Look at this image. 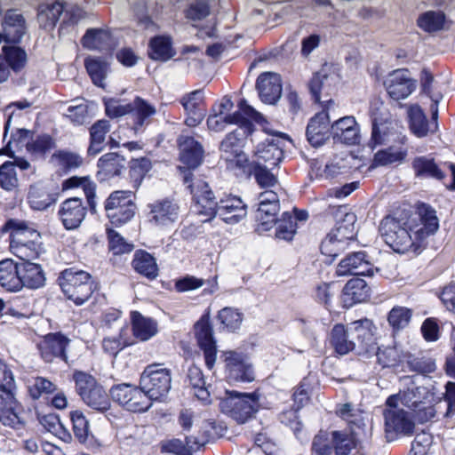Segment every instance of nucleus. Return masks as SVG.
I'll return each mask as SVG.
<instances>
[{
    "instance_id": "nucleus-1",
    "label": "nucleus",
    "mask_w": 455,
    "mask_h": 455,
    "mask_svg": "<svg viewBox=\"0 0 455 455\" xmlns=\"http://www.w3.org/2000/svg\"><path fill=\"white\" fill-rule=\"evenodd\" d=\"M439 228L436 212L430 206L422 204L411 214L401 219L387 216L379 226L385 243L395 252H418L425 246L427 238Z\"/></svg>"
},
{
    "instance_id": "nucleus-2",
    "label": "nucleus",
    "mask_w": 455,
    "mask_h": 455,
    "mask_svg": "<svg viewBox=\"0 0 455 455\" xmlns=\"http://www.w3.org/2000/svg\"><path fill=\"white\" fill-rule=\"evenodd\" d=\"M435 395L428 388L417 386H411L389 396V403H396L409 410L414 419L419 423L435 417Z\"/></svg>"
},
{
    "instance_id": "nucleus-3",
    "label": "nucleus",
    "mask_w": 455,
    "mask_h": 455,
    "mask_svg": "<svg viewBox=\"0 0 455 455\" xmlns=\"http://www.w3.org/2000/svg\"><path fill=\"white\" fill-rule=\"evenodd\" d=\"M16 383L12 371L0 360V421L7 427L22 424L20 403L15 396Z\"/></svg>"
},
{
    "instance_id": "nucleus-4",
    "label": "nucleus",
    "mask_w": 455,
    "mask_h": 455,
    "mask_svg": "<svg viewBox=\"0 0 455 455\" xmlns=\"http://www.w3.org/2000/svg\"><path fill=\"white\" fill-rule=\"evenodd\" d=\"M59 283L67 298L77 306L87 301L95 289V283L89 273L74 268L62 271Z\"/></svg>"
},
{
    "instance_id": "nucleus-5",
    "label": "nucleus",
    "mask_w": 455,
    "mask_h": 455,
    "mask_svg": "<svg viewBox=\"0 0 455 455\" xmlns=\"http://www.w3.org/2000/svg\"><path fill=\"white\" fill-rule=\"evenodd\" d=\"M355 214H345L343 220L337 222L323 240L320 247L322 254L333 260L344 251L355 236Z\"/></svg>"
},
{
    "instance_id": "nucleus-6",
    "label": "nucleus",
    "mask_w": 455,
    "mask_h": 455,
    "mask_svg": "<svg viewBox=\"0 0 455 455\" xmlns=\"http://www.w3.org/2000/svg\"><path fill=\"white\" fill-rule=\"evenodd\" d=\"M140 386L150 398L151 403L163 401L172 388L171 371L159 364L148 365L140 376Z\"/></svg>"
},
{
    "instance_id": "nucleus-7",
    "label": "nucleus",
    "mask_w": 455,
    "mask_h": 455,
    "mask_svg": "<svg viewBox=\"0 0 455 455\" xmlns=\"http://www.w3.org/2000/svg\"><path fill=\"white\" fill-rule=\"evenodd\" d=\"M112 400L125 411L145 412L152 403L141 387H138L128 383L115 385L110 389Z\"/></svg>"
},
{
    "instance_id": "nucleus-8",
    "label": "nucleus",
    "mask_w": 455,
    "mask_h": 455,
    "mask_svg": "<svg viewBox=\"0 0 455 455\" xmlns=\"http://www.w3.org/2000/svg\"><path fill=\"white\" fill-rule=\"evenodd\" d=\"M222 412L229 415L238 423H244L258 411V396L253 394L229 393L220 403Z\"/></svg>"
},
{
    "instance_id": "nucleus-9",
    "label": "nucleus",
    "mask_w": 455,
    "mask_h": 455,
    "mask_svg": "<svg viewBox=\"0 0 455 455\" xmlns=\"http://www.w3.org/2000/svg\"><path fill=\"white\" fill-rule=\"evenodd\" d=\"M387 408L384 411L385 432L388 440H394L399 436L412 435L415 424L409 417V412L396 403H389V397L386 401Z\"/></svg>"
},
{
    "instance_id": "nucleus-10",
    "label": "nucleus",
    "mask_w": 455,
    "mask_h": 455,
    "mask_svg": "<svg viewBox=\"0 0 455 455\" xmlns=\"http://www.w3.org/2000/svg\"><path fill=\"white\" fill-rule=\"evenodd\" d=\"M251 121V118L244 117V123L239 124L238 128L227 134L222 140L220 149L226 160L235 161L241 166L248 162L243 148L245 145L246 137L252 132Z\"/></svg>"
},
{
    "instance_id": "nucleus-11",
    "label": "nucleus",
    "mask_w": 455,
    "mask_h": 455,
    "mask_svg": "<svg viewBox=\"0 0 455 455\" xmlns=\"http://www.w3.org/2000/svg\"><path fill=\"white\" fill-rule=\"evenodd\" d=\"M136 205L132 191H115L105 202L108 218L114 225L120 226L130 221L135 214Z\"/></svg>"
},
{
    "instance_id": "nucleus-12",
    "label": "nucleus",
    "mask_w": 455,
    "mask_h": 455,
    "mask_svg": "<svg viewBox=\"0 0 455 455\" xmlns=\"http://www.w3.org/2000/svg\"><path fill=\"white\" fill-rule=\"evenodd\" d=\"M256 212V231L263 234L269 231L275 224L280 212L279 197L273 190H266L259 195Z\"/></svg>"
},
{
    "instance_id": "nucleus-13",
    "label": "nucleus",
    "mask_w": 455,
    "mask_h": 455,
    "mask_svg": "<svg viewBox=\"0 0 455 455\" xmlns=\"http://www.w3.org/2000/svg\"><path fill=\"white\" fill-rule=\"evenodd\" d=\"M188 187L194 199L193 210L196 214L203 217L202 221L205 222L216 217L218 203L215 202L213 192L209 185L203 180H197L189 184Z\"/></svg>"
},
{
    "instance_id": "nucleus-14",
    "label": "nucleus",
    "mask_w": 455,
    "mask_h": 455,
    "mask_svg": "<svg viewBox=\"0 0 455 455\" xmlns=\"http://www.w3.org/2000/svg\"><path fill=\"white\" fill-rule=\"evenodd\" d=\"M244 117L251 118L256 123H261L264 121V118L259 112L250 106L245 100H242L238 104V110L236 112L225 117L220 114L211 116L207 119V125L210 130L219 132L224 129L226 124H243Z\"/></svg>"
},
{
    "instance_id": "nucleus-15",
    "label": "nucleus",
    "mask_w": 455,
    "mask_h": 455,
    "mask_svg": "<svg viewBox=\"0 0 455 455\" xmlns=\"http://www.w3.org/2000/svg\"><path fill=\"white\" fill-rule=\"evenodd\" d=\"M223 356L227 378L230 382H251L254 379L251 363L246 355L235 351H226Z\"/></svg>"
},
{
    "instance_id": "nucleus-16",
    "label": "nucleus",
    "mask_w": 455,
    "mask_h": 455,
    "mask_svg": "<svg viewBox=\"0 0 455 455\" xmlns=\"http://www.w3.org/2000/svg\"><path fill=\"white\" fill-rule=\"evenodd\" d=\"M195 331L197 343L204 351L205 365L212 370L217 359V347L209 315H203L195 324Z\"/></svg>"
},
{
    "instance_id": "nucleus-17",
    "label": "nucleus",
    "mask_w": 455,
    "mask_h": 455,
    "mask_svg": "<svg viewBox=\"0 0 455 455\" xmlns=\"http://www.w3.org/2000/svg\"><path fill=\"white\" fill-rule=\"evenodd\" d=\"M283 157V151L280 140L267 137L255 146L251 164L275 167Z\"/></svg>"
},
{
    "instance_id": "nucleus-18",
    "label": "nucleus",
    "mask_w": 455,
    "mask_h": 455,
    "mask_svg": "<svg viewBox=\"0 0 455 455\" xmlns=\"http://www.w3.org/2000/svg\"><path fill=\"white\" fill-rule=\"evenodd\" d=\"M384 85L388 95L395 100H404L409 97L416 88V81L413 80L407 69H396L389 73Z\"/></svg>"
},
{
    "instance_id": "nucleus-19",
    "label": "nucleus",
    "mask_w": 455,
    "mask_h": 455,
    "mask_svg": "<svg viewBox=\"0 0 455 455\" xmlns=\"http://www.w3.org/2000/svg\"><path fill=\"white\" fill-rule=\"evenodd\" d=\"M149 221L158 227H169L179 218V206L169 199H161L148 204Z\"/></svg>"
},
{
    "instance_id": "nucleus-20",
    "label": "nucleus",
    "mask_w": 455,
    "mask_h": 455,
    "mask_svg": "<svg viewBox=\"0 0 455 455\" xmlns=\"http://www.w3.org/2000/svg\"><path fill=\"white\" fill-rule=\"evenodd\" d=\"M336 274L339 276L348 275H373L374 268L368 260L365 252L358 251L347 255L337 266Z\"/></svg>"
},
{
    "instance_id": "nucleus-21",
    "label": "nucleus",
    "mask_w": 455,
    "mask_h": 455,
    "mask_svg": "<svg viewBox=\"0 0 455 455\" xmlns=\"http://www.w3.org/2000/svg\"><path fill=\"white\" fill-rule=\"evenodd\" d=\"M217 216L228 224H236L247 216V205L237 196H225L218 202Z\"/></svg>"
},
{
    "instance_id": "nucleus-22",
    "label": "nucleus",
    "mask_w": 455,
    "mask_h": 455,
    "mask_svg": "<svg viewBox=\"0 0 455 455\" xmlns=\"http://www.w3.org/2000/svg\"><path fill=\"white\" fill-rule=\"evenodd\" d=\"M256 88L263 103L275 105L282 95L281 76L275 72H265L258 77Z\"/></svg>"
},
{
    "instance_id": "nucleus-23",
    "label": "nucleus",
    "mask_w": 455,
    "mask_h": 455,
    "mask_svg": "<svg viewBox=\"0 0 455 455\" xmlns=\"http://www.w3.org/2000/svg\"><path fill=\"white\" fill-rule=\"evenodd\" d=\"M307 138L313 147L323 145L331 134V125L328 112L316 113L308 122L307 126Z\"/></svg>"
},
{
    "instance_id": "nucleus-24",
    "label": "nucleus",
    "mask_w": 455,
    "mask_h": 455,
    "mask_svg": "<svg viewBox=\"0 0 455 455\" xmlns=\"http://www.w3.org/2000/svg\"><path fill=\"white\" fill-rule=\"evenodd\" d=\"M331 135L337 142L355 145L360 141V127L354 116H347L331 124Z\"/></svg>"
},
{
    "instance_id": "nucleus-25",
    "label": "nucleus",
    "mask_w": 455,
    "mask_h": 455,
    "mask_svg": "<svg viewBox=\"0 0 455 455\" xmlns=\"http://www.w3.org/2000/svg\"><path fill=\"white\" fill-rule=\"evenodd\" d=\"M86 215V209L78 197L65 200L59 210V216L66 229L78 228Z\"/></svg>"
},
{
    "instance_id": "nucleus-26",
    "label": "nucleus",
    "mask_w": 455,
    "mask_h": 455,
    "mask_svg": "<svg viewBox=\"0 0 455 455\" xmlns=\"http://www.w3.org/2000/svg\"><path fill=\"white\" fill-rule=\"evenodd\" d=\"M69 341L67 337L60 333L46 335L39 345L43 359L47 363L52 362L57 357L67 361L66 349Z\"/></svg>"
},
{
    "instance_id": "nucleus-27",
    "label": "nucleus",
    "mask_w": 455,
    "mask_h": 455,
    "mask_svg": "<svg viewBox=\"0 0 455 455\" xmlns=\"http://www.w3.org/2000/svg\"><path fill=\"white\" fill-rule=\"evenodd\" d=\"M370 291L371 289L363 279H350L342 290L343 306L349 308L357 303L366 301L370 298Z\"/></svg>"
},
{
    "instance_id": "nucleus-28",
    "label": "nucleus",
    "mask_w": 455,
    "mask_h": 455,
    "mask_svg": "<svg viewBox=\"0 0 455 455\" xmlns=\"http://www.w3.org/2000/svg\"><path fill=\"white\" fill-rule=\"evenodd\" d=\"M406 137H399V146H390L386 149L378 151L373 157L371 168L385 166L393 164H402L408 154L405 147Z\"/></svg>"
},
{
    "instance_id": "nucleus-29",
    "label": "nucleus",
    "mask_w": 455,
    "mask_h": 455,
    "mask_svg": "<svg viewBox=\"0 0 455 455\" xmlns=\"http://www.w3.org/2000/svg\"><path fill=\"white\" fill-rule=\"evenodd\" d=\"M348 327L352 338L358 342L363 349L368 350L374 344L376 327L371 319L363 318L354 321L348 324Z\"/></svg>"
},
{
    "instance_id": "nucleus-30",
    "label": "nucleus",
    "mask_w": 455,
    "mask_h": 455,
    "mask_svg": "<svg viewBox=\"0 0 455 455\" xmlns=\"http://www.w3.org/2000/svg\"><path fill=\"white\" fill-rule=\"evenodd\" d=\"M180 161L188 168H196L203 160L204 148L192 137L181 136L179 139Z\"/></svg>"
},
{
    "instance_id": "nucleus-31",
    "label": "nucleus",
    "mask_w": 455,
    "mask_h": 455,
    "mask_svg": "<svg viewBox=\"0 0 455 455\" xmlns=\"http://www.w3.org/2000/svg\"><path fill=\"white\" fill-rule=\"evenodd\" d=\"M339 81V76L334 69L324 67L319 72L315 73L309 82V90L316 101L320 100L321 92L329 91L334 87Z\"/></svg>"
},
{
    "instance_id": "nucleus-32",
    "label": "nucleus",
    "mask_w": 455,
    "mask_h": 455,
    "mask_svg": "<svg viewBox=\"0 0 455 455\" xmlns=\"http://www.w3.org/2000/svg\"><path fill=\"white\" fill-rule=\"evenodd\" d=\"M6 43H19L26 33V21L20 13L9 10L2 24Z\"/></svg>"
},
{
    "instance_id": "nucleus-33",
    "label": "nucleus",
    "mask_w": 455,
    "mask_h": 455,
    "mask_svg": "<svg viewBox=\"0 0 455 455\" xmlns=\"http://www.w3.org/2000/svg\"><path fill=\"white\" fill-rule=\"evenodd\" d=\"M20 265L11 259L0 261V286L8 291L20 290Z\"/></svg>"
},
{
    "instance_id": "nucleus-34",
    "label": "nucleus",
    "mask_w": 455,
    "mask_h": 455,
    "mask_svg": "<svg viewBox=\"0 0 455 455\" xmlns=\"http://www.w3.org/2000/svg\"><path fill=\"white\" fill-rule=\"evenodd\" d=\"M331 344L340 355H347L355 349V341L349 331L348 324L345 326L337 323L333 326L331 331Z\"/></svg>"
},
{
    "instance_id": "nucleus-35",
    "label": "nucleus",
    "mask_w": 455,
    "mask_h": 455,
    "mask_svg": "<svg viewBox=\"0 0 455 455\" xmlns=\"http://www.w3.org/2000/svg\"><path fill=\"white\" fill-rule=\"evenodd\" d=\"M20 289L25 286L29 289H38L44 285L45 275L40 265L30 261L20 265Z\"/></svg>"
},
{
    "instance_id": "nucleus-36",
    "label": "nucleus",
    "mask_w": 455,
    "mask_h": 455,
    "mask_svg": "<svg viewBox=\"0 0 455 455\" xmlns=\"http://www.w3.org/2000/svg\"><path fill=\"white\" fill-rule=\"evenodd\" d=\"M132 332L135 338L147 341L157 333V323L152 318L143 316L138 311L131 313Z\"/></svg>"
},
{
    "instance_id": "nucleus-37",
    "label": "nucleus",
    "mask_w": 455,
    "mask_h": 455,
    "mask_svg": "<svg viewBox=\"0 0 455 455\" xmlns=\"http://www.w3.org/2000/svg\"><path fill=\"white\" fill-rule=\"evenodd\" d=\"M59 194L47 188L33 186L30 188L28 201L30 207L36 211H44L54 204Z\"/></svg>"
},
{
    "instance_id": "nucleus-38",
    "label": "nucleus",
    "mask_w": 455,
    "mask_h": 455,
    "mask_svg": "<svg viewBox=\"0 0 455 455\" xmlns=\"http://www.w3.org/2000/svg\"><path fill=\"white\" fill-rule=\"evenodd\" d=\"M63 10V4L60 2L41 4L37 13L40 27L47 30L52 29L56 26Z\"/></svg>"
},
{
    "instance_id": "nucleus-39",
    "label": "nucleus",
    "mask_w": 455,
    "mask_h": 455,
    "mask_svg": "<svg viewBox=\"0 0 455 455\" xmlns=\"http://www.w3.org/2000/svg\"><path fill=\"white\" fill-rule=\"evenodd\" d=\"M4 229L11 232L10 247H12V245L29 243V235L31 233H38L34 228H29L26 222L18 220H8L4 225Z\"/></svg>"
},
{
    "instance_id": "nucleus-40",
    "label": "nucleus",
    "mask_w": 455,
    "mask_h": 455,
    "mask_svg": "<svg viewBox=\"0 0 455 455\" xmlns=\"http://www.w3.org/2000/svg\"><path fill=\"white\" fill-rule=\"evenodd\" d=\"M149 56L156 60L166 61L174 56L172 38L169 36H158L151 39Z\"/></svg>"
},
{
    "instance_id": "nucleus-41",
    "label": "nucleus",
    "mask_w": 455,
    "mask_h": 455,
    "mask_svg": "<svg viewBox=\"0 0 455 455\" xmlns=\"http://www.w3.org/2000/svg\"><path fill=\"white\" fill-rule=\"evenodd\" d=\"M397 128V124L386 119L379 122L377 117H374L372 123V132L369 145L374 148L385 143L389 140V137L395 133Z\"/></svg>"
},
{
    "instance_id": "nucleus-42",
    "label": "nucleus",
    "mask_w": 455,
    "mask_h": 455,
    "mask_svg": "<svg viewBox=\"0 0 455 455\" xmlns=\"http://www.w3.org/2000/svg\"><path fill=\"white\" fill-rule=\"evenodd\" d=\"M132 266L138 273L149 279H154L158 275V267L156 259L147 251H136Z\"/></svg>"
},
{
    "instance_id": "nucleus-43",
    "label": "nucleus",
    "mask_w": 455,
    "mask_h": 455,
    "mask_svg": "<svg viewBox=\"0 0 455 455\" xmlns=\"http://www.w3.org/2000/svg\"><path fill=\"white\" fill-rule=\"evenodd\" d=\"M29 243L12 245L11 251L18 258L29 261V259H36L39 256L41 251V236L39 233H31Z\"/></svg>"
},
{
    "instance_id": "nucleus-44",
    "label": "nucleus",
    "mask_w": 455,
    "mask_h": 455,
    "mask_svg": "<svg viewBox=\"0 0 455 455\" xmlns=\"http://www.w3.org/2000/svg\"><path fill=\"white\" fill-rule=\"evenodd\" d=\"M124 167V159L117 153L103 155L98 162L99 173L105 177L119 175Z\"/></svg>"
},
{
    "instance_id": "nucleus-45",
    "label": "nucleus",
    "mask_w": 455,
    "mask_h": 455,
    "mask_svg": "<svg viewBox=\"0 0 455 455\" xmlns=\"http://www.w3.org/2000/svg\"><path fill=\"white\" fill-rule=\"evenodd\" d=\"M82 44L89 50H106L111 45V36L103 29H89L84 36Z\"/></svg>"
},
{
    "instance_id": "nucleus-46",
    "label": "nucleus",
    "mask_w": 455,
    "mask_h": 455,
    "mask_svg": "<svg viewBox=\"0 0 455 455\" xmlns=\"http://www.w3.org/2000/svg\"><path fill=\"white\" fill-rule=\"evenodd\" d=\"M109 130L110 124L107 120H100L92 126L91 144L88 148L90 155L95 156L103 149L106 135Z\"/></svg>"
},
{
    "instance_id": "nucleus-47",
    "label": "nucleus",
    "mask_w": 455,
    "mask_h": 455,
    "mask_svg": "<svg viewBox=\"0 0 455 455\" xmlns=\"http://www.w3.org/2000/svg\"><path fill=\"white\" fill-rule=\"evenodd\" d=\"M81 399L88 407L99 412H106L111 407L108 395L101 385L92 389V391L86 394Z\"/></svg>"
},
{
    "instance_id": "nucleus-48",
    "label": "nucleus",
    "mask_w": 455,
    "mask_h": 455,
    "mask_svg": "<svg viewBox=\"0 0 455 455\" xmlns=\"http://www.w3.org/2000/svg\"><path fill=\"white\" fill-rule=\"evenodd\" d=\"M76 188H81L84 190V192L88 199L89 204L92 207H93L96 185L92 180L91 177L90 176H84V177L73 176V177L67 179L62 183V190H68V189Z\"/></svg>"
},
{
    "instance_id": "nucleus-49",
    "label": "nucleus",
    "mask_w": 455,
    "mask_h": 455,
    "mask_svg": "<svg viewBox=\"0 0 455 455\" xmlns=\"http://www.w3.org/2000/svg\"><path fill=\"white\" fill-rule=\"evenodd\" d=\"M84 65L93 84L103 88L108 70V62L100 58L89 57L85 60Z\"/></svg>"
},
{
    "instance_id": "nucleus-50",
    "label": "nucleus",
    "mask_w": 455,
    "mask_h": 455,
    "mask_svg": "<svg viewBox=\"0 0 455 455\" xmlns=\"http://www.w3.org/2000/svg\"><path fill=\"white\" fill-rule=\"evenodd\" d=\"M410 127L413 134L419 138L427 135L429 129L427 117L419 106H411L408 112Z\"/></svg>"
},
{
    "instance_id": "nucleus-51",
    "label": "nucleus",
    "mask_w": 455,
    "mask_h": 455,
    "mask_svg": "<svg viewBox=\"0 0 455 455\" xmlns=\"http://www.w3.org/2000/svg\"><path fill=\"white\" fill-rule=\"evenodd\" d=\"M412 165L417 176L431 177L437 180L443 178V172L433 159L425 156L417 157L414 159Z\"/></svg>"
},
{
    "instance_id": "nucleus-52",
    "label": "nucleus",
    "mask_w": 455,
    "mask_h": 455,
    "mask_svg": "<svg viewBox=\"0 0 455 455\" xmlns=\"http://www.w3.org/2000/svg\"><path fill=\"white\" fill-rule=\"evenodd\" d=\"M40 422L48 432L52 433L63 442L69 443L71 441V434L63 426L57 415H45L41 419Z\"/></svg>"
},
{
    "instance_id": "nucleus-53",
    "label": "nucleus",
    "mask_w": 455,
    "mask_h": 455,
    "mask_svg": "<svg viewBox=\"0 0 455 455\" xmlns=\"http://www.w3.org/2000/svg\"><path fill=\"white\" fill-rule=\"evenodd\" d=\"M275 237L279 240L291 241L297 233L298 225L293 216L285 212L276 220Z\"/></svg>"
},
{
    "instance_id": "nucleus-54",
    "label": "nucleus",
    "mask_w": 455,
    "mask_h": 455,
    "mask_svg": "<svg viewBox=\"0 0 455 455\" xmlns=\"http://www.w3.org/2000/svg\"><path fill=\"white\" fill-rule=\"evenodd\" d=\"M412 312L405 307H393L387 315V322L394 331H398L406 328L411 319Z\"/></svg>"
},
{
    "instance_id": "nucleus-55",
    "label": "nucleus",
    "mask_w": 455,
    "mask_h": 455,
    "mask_svg": "<svg viewBox=\"0 0 455 455\" xmlns=\"http://www.w3.org/2000/svg\"><path fill=\"white\" fill-rule=\"evenodd\" d=\"M52 160L57 166L66 171L77 169L84 163L80 155L70 151H58L52 155Z\"/></svg>"
},
{
    "instance_id": "nucleus-56",
    "label": "nucleus",
    "mask_w": 455,
    "mask_h": 455,
    "mask_svg": "<svg viewBox=\"0 0 455 455\" xmlns=\"http://www.w3.org/2000/svg\"><path fill=\"white\" fill-rule=\"evenodd\" d=\"M444 20L445 17L443 12L429 11L419 17L418 25L426 32H435L443 28Z\"/></svg>"
},
{
    "instance_id": "nucleus-57",
    "label": "nucleus",
    "mask_w": 455,
    "mask_h": 455,
    "mask_svg": "<svg viewBox=\"0 0 455 455\" xmlns=\"http://www.w3.org/2000/svg\"><path fill=\"white\" fill-rule=\"evenodd\" d=\"M218 319L228 331H235L243 323V314L233 307H224L218 314Z\"/></svg>"
},
{
    "instance_id": "nucleus-58",
    "label": "nucleus",
    "mask_w": 455,
    "mask_h": 455,
    "mask_svg": "<svg viewBox=\"0 0 455 455\" xmlns=\"http://www.w3.org/2000/svg\"><path fill=\"white\" fill-rule=\"evenodd\" d=\"M3 51L4 56H3L9 69L12 68L13 71L18 72L22 69L27 63V53L24 50L20 47H4Z\"/></svg>"
},
{
    "instance_id": "nucleus-59",
    "label": "nucleus",
    "mask_w": 455,
    "mask_h": 455,
    "mask_svg": "<svg viewBox=\"0 0 455 455\" xmlns=\"http://www.w3.org/2000/svg\"><path fill=\"white\" fill-rule=\"evenodd\" d=\"M332 443L337 455H347L356 446L352 435L340 431L332 432Z\"/></svg>"
},
{
    "instance_id": "nucleus-60",
    "label": "nucleus",
    "mask_w": 455,
    "mask_h": 455,
    "mask_svg": "<svg viewBox=\"0 0 455 455\" xmlns=\"http://www.w3.org/2000/svg\"><path fill=\"white\" fill-rule=\"evenodd\" d=\"M106 115L110 118L122 117L133 111L132 103H124L120 100L104 99Z\"/></svg>"
},
{
    "instance_id": "nucleus-61",
    "label": "nucleus",
    "mask_w": 455,
    "mask_h": 455,
    "mask_svg": "<svg viewBox=\"0 0 455 455\" xmlns=\"http://www.w3.org/2000/svg\"><path fill=\"white\" fill-rule=\"evenodd\" d=\"M73 378L81 398L100 386L94 377L84 371H76Z\"/></svg>"
},
{
    "instance_id": "nucleus-62",
    "label": "nucleus",
    "mask_w": 455,
    "mask_h": 455,
    "mask_svg": "<svg viewBox=\"0 0 455 455\" xmlns=\"http://www.w3.org/2000/svg\"><path fill=\"white\" fill-rule=\"evenodd\" d=\"M109 250L115 254H124L133 250V244L128 243L118 232L108 229Z\"/></svg>"
},
{
    "instance_id": "nucleus-63",
    "label": "nucleus",
    "mask_w": 455,
    "mask_h": 455,
    "mask_svg": "<svg viewBox=\"0 0 455 455\" xmlns=\"http://www.w3.org/2000/svg\"><path fill=\"white\" fill-rule=\"evenodd\" d=\"M75 435L82 443L87 440L89 435V421L81 411H74L70 413Z\"/></svg>"
},
{
    "instance_id": "nucleus-64",
    "label": "nucleus",
    "mask_w": 455,
    "mask_h": 455,
    "mask_svg": "<svg viewBox=\"0 0 455 455\" xmlns=\"http://www.w3.org/2000/svg\"><path fill=\"white\" fill-rule=\"evenodd\" d=\"M132 105L136 116V125L140 127L144 124L147 118L154 116L156 112L154 106L140 97H137Z\"/></svg>"
}]
</instances>
